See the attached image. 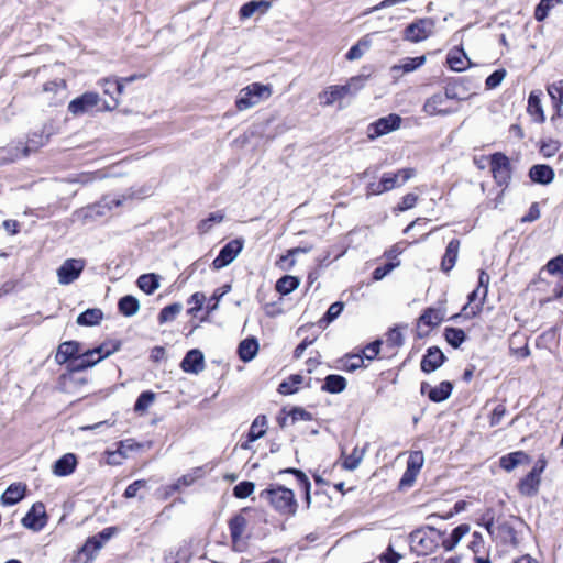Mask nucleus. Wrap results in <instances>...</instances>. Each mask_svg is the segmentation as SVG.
I'll return each mask as SVG.
<instances>
[{
  "mask_svg": "<svg viewBox=\"0 0 563 563\" xmlns=\"http://www.w3.org/2000/svg\"><path fill=\"white\" fill-rule=\"evenodd\" d=\"M81 352V343L77 341H66L59 344L55 354L57 364H65L73 361Z\"/></svg>",
  "mask_w": 563,
  "mask_h": 563,
  "instance_id": "nucleus-17",
  "label": "nucleus"
},
{
  "mask_svg": "<svg viewBox=\"0 0 563 563\" xmlns=\"http://www.w3.org/2000/svg\"><path fill=\"white\" fill-rule=\"evenodd\" d=\"M261 7L268 9L269 3L264 1H250L243 4L240 9L241 19L251 18Z\"/></svg>",
  "mask_w": 563,
  "mask_h": 563,
  "instance_id": "nucleus-47",
  "label": "nucleus"
},
{
  "mask_svg": "<svg viewBox=\"0 0 563 563\" xmlns=\"http://www.w3.org/2000/svg\"><path fill=\"white\" fill-rule=\"evenodd\" d=\"M416 176V169L408 167L399 169L396 173H385L378 184H371L368 189L373 195H380L396 187L402 186L409 179Z\"/></svg>",
  "mask_w": 563,
  "mask_h": 563,
  "instance_id": "nucleus-5",
  "label": "nucleus"
},
{
  "mask_svg": "<svg viewBox=\"0 0 563 563\" xmlns=\"http://www.w3.org/2000/svg\"><path fill=\"white\" fill-rule=\"evenodd\" d=\"M247 527V520L242 515H235L229 521V529L232 539V543L234 547L239 544L242 539L243 533Z\"/></svg>",
  "mask_w": 563,
  "mask_h": 563,
  "instance_id": "nucleus-27",
  "label": "nucleus"
},
{
  "mask_svg": "<svg viewBox=\"0 0 563 563\" xmlns=\"http://www.w3.org/2000/svg\"><path fill=\"white\" fill-rule=\"evenodd\" d=\"M180 367L185 373L198 374L205 368V357L201 351L194 349L186 353L180 363Z\"/></svg>",
  "mask_w": 563,
  "mask_h": 563,
  "instance_id": "nucleus-16",
  "label": "nucleus"
},
{
  "mask_svg": "<svg viewBox=\"0 0 563 563\" xmlns=\"http://www.w3.org/2000/svg\"><path fill=\"white\" fill-rule=\"evenodd\" d=\"M100 97L97 92H85L68 104V111L74 115H81L98 106Z\"/></svg>",
  "mask_w": 563,
  "mask_h": 563,
  "instance_id": "nucleus-13",
  "label": "nucleus"
},
{
  "mask_svg": "<svg viewBox=\"0 0 563 563\" xmlns=\"http://www.w3.org/2000/svg\"><path fill=\"white\" fill-rule=\"evenodd\" d=\"M446 63L454 71H463L471 66V60L462 48L452 49L446 56Z\"/></svg>",
  "mask_w": 563,
  "mask_h": 563,
  "instance_id": "nucleus-24",
  "label": "nucleus"
},
{
  "mask_svg": "<svg viewBox=\"0 0 563 563\" xmlns=\"http://www.w3.org/2000/svg\"><path fill=\"white\" fill-rule=\"evenodd\" d=\"M548 271L551 274L562 273L563 272V255H559L555 258L551 260L548 263Z\"/></svg>",
  "mask_w": 563,
  "mask_h": 563,
  "instance_id": "nucleus-64",
  "label": "nucleus"
},
{
  "mask_svg": "<svg viewBox=\"0 0 563 563\" xmlns=\"http://www.w3.org/2000/svg\"><path fill=\"white\" fill-rule=\"evenodd\" d=\"M255 485L252 482H241L233 488L236 498H246L254 492Z\"/></svg>",
  "mask_w": 563,
  "mask_h": 563,
  "instance_id": "nucleus-50",
  "label": "nucleus"
},
{
  "mask_svg": "<svg viewBox=\"0 0 563 563\" xmlns=\"http://www.w3.org/2000/svg\"><path fill=\"white\" fill-rule=\"evenodd\" d=\"M124 199H125L124 196H122V197L104 196L100 202L89 207V209L98 216H103L104 208L108 210H111L113 207H120V206H122Z\"/></svg>",
  "mask_w": 563,
  "mask_h": 563,
  "instance_id": "nucleus-34",
  "label": "nucleus"
},
{
  "mask_svg": "<svg viewBox=\"0 0 563 563\" xmlns=\"http://www.w3.org/2000/svg\"><path fill=\"white\" fill-rule=\"evenodd\" d=\"M121 347V342L117 340H109L95 347V352L98 353L96 358L97 363L101 362L103 358L112 355L118 352Z\"/></svg>",
  "mask_w": 563,
  "mask_h": 563,
  "instance_id": "nucleus-39",
  "label": "nucleus"
},
{
  "mask_svg": "<svg viewBox=\"0 0 563 563\" xmlns=\"http://www.w3.org/2000/svg\"><path fill=\"white\" fill-rule=\"evenodd\" d=\"M418 474L419 473L416 471L406 468V471L399 482V487L400 488L411 487L413 485Z\"/></svg>",
  "mask_w": 563,
  "mask_h": 563,
  "instance_id": "nucleus-60",
  "label": "nucleus"
},
{
  "mask_svg": "<svg viewBox=\"0 0 563 563\" xmlns=\"http://www.w3.org/2000/svg\"><path fill=\"white\" fill-rule=\"evenodd\" d=\"M505 76H506V70L505 69H497V70H495L493 74H490L486 78V81H485L486 88L487 89H495L496 87H498L501 84V81L505 78Z\"/></svg>",
  "mask_w": 563,
  "mask_h": 563,
  "instance_id": "nucleus-52",
  "label": "nucleus"
},
{
  "mask_svg": "<svg viewBox=\"0 0 563 563\" xmlns=\"http://www.w3.org/2000/svg\"><path fill=\"white\" fill-rule=\"evenodd\" d=\"M118 308L123 316L132 317L137 313L140 302L135 297L128 295L119 300Z\"/></svg>",
  "mask_w": 563,
  "mask_h": 563,
  "instance_id": "nucleus-37",
  "label": "nucleus"
},
{
  "mask_svg": "<svg viewBox=\"0 0 563 563\" xmlns=\"http://www.w3.org/2000/svg\"><path fill=\"white\" fill-rule=\"evenodd\" d=\"M434 31V21L430 18L419 19L409 24L404 32V38L411 43L427 40Z\"/></svg>",
  "mask_w": 563,
  "mask_h": 563,
  "instance_id": "nucleus-8",
  "label": "nucleus"
},
{
  "mask_svg": "<svg viewBox=\"0 0 563 563\" xmlns=\"http://www.w3.org/2000/svg\"><path fill=\"white\" fill-rule=\"evenodd\" d=\"M103 313L100 309H87L77 317L76 322L79 325H96L102 320Z\"/></svg>",
  "mask_w": 563,
  "mask_h": 563,
  "instance_id": "nucleus-38",
  "label": "nucleus"
},
{
  "mask_svg": "<svg viewBox=\"0 0 563 563\" xmlns=\"http://www.w3.org/2000/svg\"><path fill=\"white\" fill-rule=\"evenodd\" d=\"M424 463V456L421 451H415L409 455L407 461V468L420 472Z\"/></svg>",
  "mask_w": 563,
  "mask_h": 563,
  "instance_id": "nucleus-51",
  "label": "nucleus"
},
{
  "mask_svg": "<svg viewBox=\"0 0 563 563\" xmlns=\"http://www.w3.org/2000/svg\"><path fill=\"white\" fill-rule=\"evenodd\" d=\"M267 418L263 415L257 416L249 430L247 438L249 442H254L262 438L266 433Z\"/></svg>",
  "mask_w": 563,
  "mask_h": 563,
  "instance_id": "nucleus-36",
  "label": "nucleus"
},
{
  "mask_svg": "<svg viewBox=\"0 0 563 563\" xmlns=\"http://www.w3.org/2000/svg\"><path fill=\"white\" fill-rule=\"evenodd\" d=\"M139 288L147 295H152L159 287V276L156 274H143L137 278Z\"/></svg>",
  "mask_w": 563,
  "mask_h": 563,
  "instance_id": "nucleus-35",
  "label": "nucleus"
},
{
  "mask_svg": "<svg viewBox=\"0 0 563 563\" xmlns=\"http://www.w3.org/2000/svg\"><path fill=\"white\" fill-rule=\"evenodd\" d=\"M560 150V143L554 140H549L548 142H543L540 152L544 157H552Z\"/></svg>",
  "mask_w": 563,
  "mask_h": 563,
  "instance_id": "nucleus-56",
  "label": "nucleus"
},
{
  "mask_svg": "<svg viewBox=\"0 0 563 563\" xmlns=\"http://www.w3.org/2000/svg\"><path fill=\"white\" fill-rule=\"evenodd\" d=\"M479 289L477 288L468 295V302L463 307V311L465 312L466 317H475L481 312L484 302L483 299L481 300L479 303H476L474 306L472 305L477 299Z\"/></svg>",
  "mask_w": 563,
  "mask_h": 563,
  "instance_id": "nucleus-45",
  "label": "nucleus"
},
{
  "mask_svg": "<svg viewBox=\"0 0 563 563\" xmlns=\"http://www.w3.org/2000/svg\"><path fill=\"white\" fill-rule=\"evenodd\" d=\"M47 142V137L43 135L34 134L32 137L27 140L24 146L19 147L15 146L11 148L13 153H11L10 161H15L22 157H27L30 153L37 151L40 147L44 146ZM9 150L2 148L0 151V155L8 152Z\"/></svg>",
  "mask_w": 563,
  "mask_h": 563,
  "instance_id": "nucleus-14",
  "label": "nucleus"
},
{
  "mask_svg": "<svg viewBox=\"0 0 563 563\" xmlns=\"http://www.w3.org/2000/svg\"><path fill=\"white\" fill-rule=\"evenodd\" d=\"M206 300V296L202 292H195L188 299L189 305H194L190 309H188V313L195 316L199 310H201L202 305Z\"/></svg>",
  "mask_w": 563,
  "mask_h": 563,
  "instance_id": "nucleus-53",
  "label": "nucleus"
},
{
  "mask_svg": "<svg viewBox=\"0 0 563 563\" xmlns=\"http://www.w3.org/2000/svg\"><path fill=\"white\" fill-rule=\"evenodd\" d=\"M284 472L285 473H291V474H294L297 477L299 484L306 490V499H307V503L309 504L310 503V493H309V490H310L311 484H310L307 475L303 472H301L300 470H296V468H287Z\"/></svg>",
  "mask_w": 563,
  "mask_h": 563,
  "instance_id": "nucleus-49",
  "label": "nucleus"
},
{
  "mask_svg": "<svg viewBox=\"0 0 563 563\" xmlns=\"http://www.w3.org/2000/svg\"><path fill=\"white\" fill-rule=\"evenodd\" d=\"M96 364H98L97 361H89L84 358L79 353L73 361L68 363V372L59 377V383L63 390L69 391L71 389V385L77 382L76 373L90 368Z\"/></svg>",
  "mask_w": 563,
  "mask_h": 563,
  "instance_id": "nucleus-7",
  "label": "nucleus"
},
{
  "mask_svg": "<svg viewBox=\"0 0 563 563\" xmlns=\"http://www.w3.org/2000/svg\"><path fill=\"white\" fill-rule=\"evenodd\" d=\"M561 2L562 0H540L534 10V19L538 22L544 21L548 18L551 9Z\"/></svg>",
  "mask_w": 563,
  "mask_h": 563,
  "instance_id": "nucleus-42",
  "label": "nucleus"
},
{
  "mask_svg": "<svg viewBox=\"0 0 563 563\" xmlns=\"http://www.w3.org/2000/svg\"><path fill=\"white\" fill-rule=\"evenodd\" d=\"M426 63L424 56L406 58L401 64L394 65L390 67V75L394 81H398L402 74L411 73Z\"/></svg>",
  "mask_w": 563,
  "mask_h": 563,
  "instance_id": "nucleus-18",
  "label": "nucleus"
},
{
  "mask_svg": "<svg viewBox=\"0 0 563 563\" xmlns=\"http://www.w3.org/2000/svg\"><path fill=\"white\" fill-rule=\"evenodd\" d=\"M445 96L442 93H434L423 104V112L428 115H446L453 112V110L444 109Z\"/></svg>",
  "mask_w": 563,
  "mask_h": 563,
  "instance_id": "nucleus-21",
  "label": "nucleus"
},
{
  "mask_svg": "<svg viewBox=\"0 0 563 563\" xmlns=\"http://www.w3.org/2000/svg\"><path fill=\"white\" fill-rule=\"evenodd\" d=\"M545 465L547 461L543 457L539 459L533 468L519 482L518 489L521 495L529 497L537 495Z\"/></svg>",
  "mask_w": 563,
  "mask_h": 563,
  "instance_id": "nucleus-6",
  "label": "nucleus"
},
{
  "mask_svg": "<svg viewBox=\"0 0 563 563\" xmlns=\"http://www.w3.org/2000/svg\"><path fill=\"white\" fill-rule=\"evenodd\" d=\"M25 528L40 531L46 525L45 507L42 503L34 504L25 517L22 519Z\"/></svg>",
  "mask_w": 563,
  "mask_h": 563,
  "instance_id": "nucleus-15",
  "label": "nucleus"
},
{
  "mask_svg": "<svg viewBox=\"0 0 563 563\" xmlns=\"http://www.w3.org/2000/svg\"><path fill=\"white\" fill-rule=\"evenodd\" d=\"M489 165L496 184L498 186H507L511 177L509 158L498 152L490 156Z\"/></svg>",
  "mask_w": 563,
  "mask_h": 563,
  "instance_id": "nucleus-9",
  "label": "nucleus"
},
{
  "mask_svg": "<svg viewBox=\"0 0 563 563\" xmlns=\"http://www.w3.org/2000/svg\"><path fill=\"white\" fill-rule=\"evenodd\" d=\"M243 249V243L240 240H232L228 242L219 252V255L213 260L212 266L216 269H221L231 264Z\"/></svg>",
  "mask_w": 563,
  "mask_h": 563,
  "instance_id": "nucleus-12",
  "label": "nucleus"
},
{
  "mask_svg": "<svg viewBox=\"0 0 563 563\" xmlns=\"http://www.w3.org/2000/svg\"><path fill=\"white\" fill-rule=\"evenodd\" d=\"M260 497L269 503L278 512L283 515H295L298 504L291 489L284 486H272L264 489Z\"/></svg>",
  "mask_w": 563,
  "mask_h": 563,
  "instance_id": "nucleus-2",
  "label": "nucleus"
},
{
  "mask_svg": "<svg viewBox=\"0 0 563 563\" xmlns=\"http://www.w3.org/2000/svg\"><path fill=\"white\" fill-rule=\"evenodd\" d=\"M471 531V527L467 523H462L454 528L452 532L449 536H445V532H443L442 540L440 541V545L445 551H452L459 542Z\"/></svg>",
  "mask_w": 563,
  "mask_h": 563,
  "instance_id": "nucleus-20",
  "label": "nucleus"
},
{
  "mask_svg": "<svg viewBox=\"0 0 563 563\" xmlns=\"http://www.w3.org/2000/svg\"><path fill=\"white\" fill-rule=\"evenodd\" d=\"M398 264L387 263L384 266L376 267L373 272V278L375 280L383 279L387 274H389Z\"/></svg>",
  "mask_w": 563,
  "mask_h": 563,
  "instance_id": "nucleus-62",
  "label": "nucleus"
},
{
  "mask_svg": "<svg viewBox=\"0 0 563 563\" xmlns=\"http://www.w3.org/2000/svg\"><path fill=\"white\" fill-rule=\"evenodd\" d=\"M380 344H382L380 341H374V342L367 344L365 346V349L363 350V355H364L363 357H365L369 361L374 360L379 353Z\"/></svg>",
  "mask_w": 563,
  "mask_h": 563,
  "instance_id": "nucleus-59",
  "label": "nucleus"
},
{
  "mask_svg": "<svg viewBox=\"0 0 563 563\" xmlns=\"http://www.w3.org/2000/svg\"><path fill=\"white\" fill-rule=\"evenodd\" d=\"M529 462V456L523 451H516L512 453H509L507 455H504L500 459V466L507 471L510 472L515 467H517L520 464Z\"/></svg>",
  "mask_w": 563,
  "mask_h": 563,
  "instance_id": "nucleus-30",
  "label": "nucleus"
},
{
  "mask_svg": "<svg viewBox=\"0 0 563 563\" xmlns=\"http://www.w3.org/2000/svg\"><path fill=\"white\" fill-rule=\"evenodd\" d=\"M418 201V196L415 194H407L402 197L401 201L399 202L397 209L399 211H406L408 209H411L415 207V205Z\"/></svg>",
  "mask_w": 563,
  "mask_h": 563,
  "instance_id": "nucleus-58",
  "label": "nucleus"
},
{
  "mask_svg": "<svg viewBox=\"0 0 563 563\" xmlns=\"http://www.w3.org/2000/svg\"><path fill=\"white\" fill-rule=\"evenodd\" d=\"M529 177L533 183L549 185L554 179V170L549 165L537 164L530 168Z\"/></svg>",
  "mask_w": 563,
  "mask_h": 563,
  "instance_id": "nucleus-22",
  "label": "nucleus"
},
{
  "mask_svg": "<svg viewBox=\"0 0 563 563\" xmlns=\"http://www.w3.org/2000/svg\"><path fill=\"white\" fill-rule=\"evenodd\" d=\"M272 96V86L260 82H253L241 89L235 101V107L240 111L247 110L261 101Z\"/></svg>",
  "mask_w": 563,
  "mask_h": 563,
  "instance_id": "nucleus-4",
  "label": "nucleus"
},
{
  "mask_svg": "<svg viewBox=\"0 0 563 563\" xmlns=\"http://www.w3.org/2000/svg\"><path fill=\"white\" fill-rule=\"evenodd\" d=\"M365 78L355 76L349 79L345 85H333L319 95L320 104L330 107L346 97H354L364 87Z\"/></svg>",
  "mask_w": 563,
  "mask_h": 563,
  "instance_id": "nucleus-3",
  "label": "nucleus"
},
{
  "mask_svg": "<svg viewBox=\"0 0 563 563\" xmlns=\"http://www.w3.org/2000/svg\"><path fill=\"white\" fill-rule=\"evenodd\" d=\"M181 309L183 306L178 302L164 307L158 314V322L162 324L173 321L180 313Z\"/></svg>",
  "mask_w": 563,
  "mask_h": 563,
  "instance_id": "nucleus-44",
  "label": "nucleus"
},
{
  "mask_svg": "<svg viewBox=\"0 0 563 563\" xmlns=\"http://www.w3.org/2000/svg\"><path fill=\"white\" fill-rule=\"evenodd\" d=\"M444 336L446 342L455 349L459 347L466 339L465 332L457 328H446L444 330Z\"/></svg>",
  "mask_w": 563,
  "mask_h": 563,
  "instance_id": "nucleus-43",
  "label": "nucleus"
},
{
  "mask_svg": "<svg viewBox=\"0 0 563 563\" xmlns=\"http://www.w3.org/2000/svg\"><path fill=\"white\" fill-rule=\"evenodd\" d=\"M400 124H401L400 115H398L396 113L388 114L387 117L380 118L368 125V129H367L368 137L374 140L376 137L388 134L393 131L398 130L400 128Z\"/></svg>",
  "mask_w": 563,
  "mask_h": 563,
  "instance_id": "nucleus-10",
  "label": "nucleus"
},
{
  "mask_svg": "<svg viewBox=\"0 0 563 563\" xmlns=\"http://www.w3.org/2000/svg\"><path fill=\"white\" fill-rule=\"evenodd\" d=\"M141 448V444L135 442L134 440L132 439H128V440H124V441H120L119 443V446H118V450H117V453L121 456H126V454L130 452V451H133V450H136V449H140Z\"/></svg>",
  "mask_w": 563,
  "mask_h": 563,
  "instance_id": "nucleus-57",
  "label": "nucleus"
},
{
  "mask_svg": "<svg viewBox=\"0 0 563 563\" xmlns=\"http://www.w3.org/2000/svg\"><path fill=\"white\" fill-rule=\"evenodd\" d=\"M443 531L429 525L413 530L410 536V548L418 555H429L435 552L440 547Z\"/></svg>",
  "mask_w": 563,
  "mask_h": 563,
  "instance_id": "nucleus-1",
  "label": "nucleus"
},
{
  "mask_svg": "<svg viewBox=\"0 0 563 563\" xmlns=\"http://www.w3.org/2000/svg\"><path fill=\"white\" fill-rule=\"evenodd\" d=\"M364 357L362 355H347L344 361V368L349 372L356 371L363 366Z\"/></svg>",
  "mask_w": 563,
  "mask_h": 563,
  "instance_id": "nucleus-55",
  "label": "nucleus"
},
{
  "mask_svg": "<svg viewBox=\"0 0 563 563\" xmlns=\"http://www.w3.org/2000/svg\"><path fill=\"white\" fill-rule=\"evenodd\" d=\"M290 417L292 421H310L312 420V415L308 411H306L302 408H294L290 411Z\"/></svg>",
  "mask_w": 563,
  "mask_h": 563,
  "instance_id": "nucleus-63",
  "label": "nucleus"
},
{
  "mask_svg": "<svg viewBox=\"0 0 563 563\" xmlns=\"http://www.w3.org/2000/svg\"><path fill=\"white\" fill-rule=\"evenodd\" d=\"M26 485L22 483L11 484L1 496L3 505H15L25 496Z\"/></svg>",
  "mask_w": 563,
  "mask_h": 563,
  "instance_id": "nucleus-25",
  "label": "nucleus"
},
{
  "mask_svg": "<svg viewBox=\"0 0 563 563\" xmlns=\"http://www.w3.org/2000/svg\"><path fill=\"white\" fill-rule=\"evenodd\" d=\"M146 486V481L144 479H137L135 482H133L132 484H130L125 492H124V497L125 498H133L137 495V492L141 489V488H144Z\"/></svg>",
  "mask_w": 563,
  "mask_h": 563,
  "instance_id": "nucleus-61",
  "label": "nucleus"
},
{
  "mask_svg": "<svg viewBox=\"0 0 563 563\" xmlns=\"http://www.w3.org/2000/svg\"><path fill=\"white\" fill-rule=\"evenodd\" d=\"M258 351V343L254 338L245 339L239 344V356L243 362L252 361Z\"/></svg>",
  "mask_w": 563,
  "mask_h": 563,
  "instance_id": "nucleus-31",
  "label": "nucleus"
},
{
  "mask_svg": "<svg viewBox=\"0 0 563 563\" xmlns=\"http://www.w3.org/2000/svg\"><path fill=\"white\" fill-rule=\"evenodd\" d=\"M367 448H368V443H366L365 446L362 449L355 446L353 449L352 453L349 455H345V453L342 452L343 468L347 470V471L356 470L360 466L361 462L363 461L365 453L367 451Z\"/></svg>",
  "mask_w": 563,
  "mask_h": 563,
  "instance_id": "nucleus-28",
  "label": "nucleus"
},
{
  "mask_svg": "<svg viewBox=\"0 0 563 563\" xmlns=\"http://www.w3.org/2000/svg\"><path fill=\"white\" fill-rule=\"evenodd\" d=\"M528 113L533 118L537 123H542L545 120L544 112L541 106L540 93L532 91L528 98Z\"/></svg>",
  "mask_w": 563,
  "mask_h": 563,
  "instance_id": "nucleus-29",
  "label": "nucleus"
},
{
  "mask_svg": "<svg viewBox=\"0 0 563 563\" xmlns=\"http://www.w3.org/2000/svg\"><path fill=\"white\" fill-rule=\"evenodd\" d=\"M460 249V241L453 239L449 242L445 253L442 257L441 268L443 272L449 273L455 265Z\"/></svg>",
  "mask_w": 563,
  "mask_h": 563,
  "instance_id": "nucleus-26",
  "label": "nucleus"
},
{
  "mask_svg": "<svg viewBox=\"0 0 563 563\" xmlns=\"http://www.w3.org/2000/svg\"><path fill=\"white\" fill-rule=\"evenodd\" d=\"M445 356L439 347H429L421 360V369L431 373L438 369L444 362Z\"/></svg>",
  "mask_w": 563,
  "mask_h": 563,
  "instance_id": "nucleus-19",
  "label": "nucleus"
},
{
  "mask_svg": "<svg viewBox=\"0 0 563 563\" xmlns=\"http://www.w3.org/2000/svg\"><path fill=\"white\" fill-rule=\"evenodd\" d=\"M76 465V455L73 453H66L54 463L53 473L56 476H68L75 471Z\"/></svg>",
  "mask_w": 563,
  "mask_h": 563,
  "instance_id": "nucleus-23",
  "label": "nucleus"
},
{
  "mask_svg": "<svg viewBox=\"0 0 563 563\" xmlns=\"http://www.w3.org/2000/svg\"><path fill=\"white\" fill-rule=\"evenodd\" d=\"M155 400V394L153 391H143L136 399L134 410L143 412L147 410Z\"/></svg>",
  "mask_w": 563,
  "mask_h": 563,
  "instance_id": "nucleus-46",
  "label": "nucleus"
},
{
  "mask_svg": "<svg viewBox=\"0 0 563 563\" xmlns=\"http://www.w3.org/2000/svg\"><path fill=\"white\" fill-rule=\"evenodd\" d=\"M444 318V312L441 309L428 308L420 316L419 322L429 327H437Z\"/></svg>",
  "mask_w": 563,
  "mask_h": 563,
  "instance_id": "nucleus-40",
  "label": "nucleus"
},
{
  "mask_svg": "<svg viewBox=\"0 0 563 563\" xmlns=\"http://www.w3.org/2000/svg\"><path fill=\"white\" fill-rule=\"evenodd\" d=\"M223 218L224 216L220 211L212 212L208 218L200 221L198 229L201 233H206L211 229L213 223L222 222Z\"/></svg>",
  "mask_w": 563,
  "mask_h": 563,
  "instance_id": "nucleus-48",
  "label": "nucleus"
},
{
  "mask_svg": "<svg viewBox=\"0 0 563 563\" xmlns=\"http://www.w3.org/2000/svg\"><path fill=\"white\" fill-rule=\"evenodd\" d=\"M453 385L450 382H442L440 385L430 388L428 397L433 402L446 400L452 394Z\"/></svg>",
  "mask_w": 563,
  "mask_h": 563,
  "instance_id": "nucleus-33",
  "label": "nucleus"
},
{
  "mask_svg": "<svg viewBox=\"0 0 563 563\" xmlns=\"http://www.w3.org/2000/svg\"><path fill=\"white\" fill-rule=\"evenodd\" d=\"M299 286V279L295 276L286 275L276 283V290L282 295H288Z\"/></svg>",
  "mask_w": 563,
  "mask_h": 563,
  "instance_id": "nucleus-41",
  "label": "nucleus"
},
{
  "mask_svg": "<svg viewBox=\"0 0 563 563\" xmlns=\"http://www.w3.org/2000/svg\"><path fill=\"white\" fill-rule=\"evenodd\" d=\"M343 308H344V305L342 302L336 301V302L332 303L329 307L328 311L325 312L324 317L322 318L321 322L322 321H325L327 323L332 322L341 314V312L343 311Z\"/></svg>",
  "mask_w": 563,
  "mask_h": 563,
  "instance_id": "nucleus-54",
  "label": "nucleus"
},
{
  "mask_svg": "<svg viewBox=\"0 0 563 563\" xmlns=\"http://www.w3.org/2000/svg\"><path fill=\"white\" fill-rule=\"evenodd\" d=\"M85 268V261L80 258H68L57 269V278L60 285L74 283Z\"/></svg>",
  "mask_w": 563,
  "mask_h": 563,
  "instance_id": "nucleus-11",
  "label": "nucleus"
},
{
  "mask_svg": "<svg viewBox=\"0 0 563 563\" xmlns=\"http://www.w3.org/2000/svg\"><path fill=\"white\" fill-rule=\"evenodd\" d=\"M346 388V379L341 375L331 374L324 378L322 390L330 394L342 393Z\"/></svg>",
  "mask_w": 563,
  "mask_h": 563,
  "instance_id": "nucleus-32",
  "label": "nucleus"
}]
</instances>
